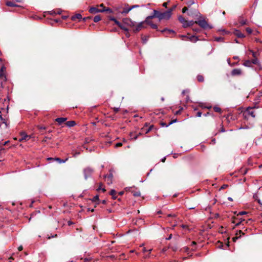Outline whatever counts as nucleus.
Returning <instances> with one entry per match:
<instances>
[{
    "label": "nucleus",
    "mask_w": 262,
    "mask_h": 262,
    "mask_svg": "<svg viewBox=\"0 0 262 262\" xmlns=\"http://www.w3.org/2000/svg\"><path fill=\"white\" fill-rule=\"evenodd\" d=\"M223 38L221 37H216L215 38V40L217 41H223Z\"/></svg>",
    "instance_id": "40"
},
{
    "label": "nucleus",
    "mask_w": 262,
    "mask_h": 262,
    "mask_svg": "<svg viewBox=\"0 0 262 262\" xmlns=\"http://www.w3.org/2000/svg\"><path fill=\"white\" fill-rule=\"evenodd\" d=\"M240 24H241L242 25H245V24H246V21H245V20H241V21H240Z\"/></svg>",
    "instance_id": "54"
},
{
    "label": "nucleus",
    "mask_w": 262,
    "mask_h": 262,
    "mask_svg": "<svg viewBox=\"0 0 262 262\" xmlns=\"http://www.w3.org/2000/svg\"><path fill=\"white\" fill-rule=\"evenodd\" d=\"M102 12H108V13H113V11L112 9H111L110 8H104L103 9H102Z\"/></svg>",
    "instance_id": "28"
},
{
    "label": "nucleus",
    "mask_w": 262,
    "mask_h": 262,
    "mask_svg": "<svg viewBox=\"0 0 262 262\" xmlns=\"http://www.w3.org/2000/svg\"><path fill=\"white\" fill-rule=\"evenodd\" d=\"M201 115H202V113H201V112H198V113H197V115H196V116H197L198 117H201Z\"/></svg>",
    "instance_id": "56"
},
{
    "label": "nucleus",
    "mask_w": 262,
    "mask_h": 262,
    "mask_svg": "<svg viewBox=\"0 0 262 262\" xmlns=\"http://www.w3.org/2000/svg\"><path fill=\"white\" fill-rule=\"evenodd\" d=\"M122 145V143L121 142H118L115 145V147H120V146H121Z\"/></svg>",
    "instance_id": "45"
},
{
    "label": "nucleus",
    "mask_w": 262,
    "mask_h": 262,
    "mask_svg": "<svg viewBox=\"0 0 262 262\" xmlns=\"http://www.w3.org/2000/svg\"><path fill=\"white\" fill-rule=\"evenodd\" d=\"M116 191L115 190H114V189L111 190V191L110 192V194L112 196L113 198H114V199L116 198L115 197V195H116Z\"/></svg>",
    "instance_id": "31"
},
{
    "label": "nucleus",
    "mask_w": 262,
    "mask_h": 262,
    "mask_svg": "<svg viewBox=\"0 0 262 262\" xmlns=\"http://www.w3.org/2000/svg\"><path fill=\"white\" fill-rule=\"evenodd\" d=\"M23 140H25V139H23V137H21V138L19 139V141H20V142H21V141H23Z\"/></svg>",
    "instance_id": "63"
},
{
    "label": "nucleus",
    "mask_w": 262,
    "mask_h": 262,
    "mask_svg": "<svg viewBox=\"0 0 262 262\" xmlns=\"http://www.w3.org/2000/svg\"><path fill=\"white\" fill-rule=\"evenodd\" d=\"M179 20L182 24L185 23L186 20L182 16H180L178 18Z\"/></svg>",
    "instance_id": "32"
},
{
    "label": "nucleus",
    "mask_w": 262,
    "mask_h": 262,
    "mask_svg": "<svg viewBox=\"0 0 262 262\" xmlns=\"http://www.w3.org/2000/svg\"><path fill=\"white\" fill-rule=\"evenodd\" d=\"M188 27H190V26H192L194 24H195V21H194L193 20H191V21H188Z\"/></svg>",
    "instance_id": "38"
},
{
    "label": "nucleus",
    "mask_w": 262,
    "mask_h": 262,
    "mask_svg": "<svg viewBox=\"0 0 262 262\" xmlns=\"http://www.w3.org/2000/svg\"><path fill=\"white\" fill-rule=\"evenodd\" d=\"M172 9H169L164 12H160L158 11L157 18L161 20L162 19H168L171 15Z\"/></svg>",
    "instance_id": "2"
},
{
    "label": "nucleus",
    "mask_w": 262,
    "mask_h": 262,
    "mask_svg": "<svg viewBox=\"0 0 262 262\" xmlns=\"http://www.w3.org/2000/svg\"><path fill=\"white\" fill-rule=\"evenodd\" d=\"M109 19H110V20H112V21H114V20H115V18H114V17H110L109 18Z\"/></svg>",
    "instance_id": "58"
},
{
    "label": "nucleus",
    "mask_w": 262,
    "mask_h": 262,
    "mask_svg": "<svg viewBox=\"0 0 262 262\" xmlns=\"http://www.w3.org/2000/svg\"><path fill=\"white\" fill-rule=\"evenodd\" d=\"M82 16L80 14H76V15L73 16L71 18L72 20H75L76 19H81Z\"/></svg>",
    "instance_id": "19"
},
{
    "label": "nucleus",
    "mask_w": 262,
    "mask_h": 262,
    "mask_svg": "<svg viewBox=\"0 0 262 262\" xmlns=\"http://www.w3.org/2000/svg\"><path fill=\"white\" fill-rule=\"evenodd\" d=\"M93 172L94 169L91 167H88L84 168L83 170V173L85 179H87L89 177H90Z\"/></svg>",
    "instance_id": "3"
},
{
    "label": "nucleus",
    "mask_w": 262,
    "mask_h": 262,
    "mask_svg": "<svg viewBox=\"0 0 262 262\" xmlns=\"http://www.w3.org/2000/svg\"><path fill=\"white\" fill-rule=\"evenodd\" d=\"M102 185V184H100V186L98 188L97 190H100L101 189H102V190L103 191V192H105L106 191V190L105 189V188H101V186Z\"/></svg>",
    "instance_id": "43"
},
{
    "label": "nucleus",
    "mask_w": 262,
    "mask_h": 262,
    "mask_svg": "<svg viewBox=\"0 0 262 262\" xmlns=\"http://www.w3.org/2000/svg\"><path fill=\"white\" fill-rule=\"evenodd\" d=\"M188 10V8L186 7H185L182 9V12L183 13H185Z\"/></svg>",
    "instance_id": "46"
},
{
    "label": "nucleus",
    "mask_w": 262,
    "mask_h": 262,
    "mask_svg": "<svg viewBox=\"0 0 262 262\" xmlns=\"http://www.w3.org/2000/svg\"><path fill=\"white\" fill-rule=\"evenodd\" d=\"M138 136H134L133 133L130 134V137L131 139L136 140L138 138Z\"/></svg>",
    "instance_id": "33"
},
{
    "label": "nucleus",
    "mask_w": 262,
    "mask_h": 262,
    "mask_svg": "<svg viewBox=\"0 0 262 262\" xmlns=\"http://www.w3.org/2000/svg\"><path fill=\"white\" fill-rule=\"evenodd\" d=\"M101 19V17L100 15H96L94 18V21L95 23H97Z\"/></svg>",
    "instance_id": "24"
},
{
    "label": "nucleus",
    "mask_w": 262,
    "mask_h": 262,
    "mask_svg": "<svg viewBox=\"0 0 262 262\" xmlns=\"http://www.w3.org/2000/svg\"><path fill=\"white\" fill-rule=\"evenodd\" d=\"M132 10L134 8H136L139 7V5H135L130 6Z\"/></svg>",
    "instance_id": "48"
},
{
    "label": "nucleus",
    "mask_w": 262,
    "mask_h": 262,
    "mask_svg": "<svg viewBox=\"0 0 262 262\" xmlns=\"http://www.w3.org/2000/svg\"><path fill=\"white\" fill-rule=\"evenodd\" d=\"M140 195H141V193L139 191L133 192V195L135 196H140Z\"/></svg>",
    "instance_id": "37"
},
{
    "label": "nucleus",
    "mask_w": 262,
    "mask_h": 262,
    "mask_svg": "<svg viewBox=\"0 0 262 262\" xmlns=\"http://www.w3.org/2000/svg\"><path fill=\"white\" fill-rule=\"evenodd\" d=\"M192 30L193 31H195L196 32H199L200 31V29L199 28H193Z\"/></svg>",
    "instance_id": "51"
},
{
    "label": "nucleus",
    "mask_w": 262,
    "mask_h": 262,
    "mask_svg": "<svg viewBox=\"0 0 262 262\" xmlns=\"http://www.w3.org/2000/svg\"><path fill=\"white\" fill-rule=\"evenodd\" d=\"M161 125H162V126H166V127H167L168 125H169V124H168V125H166V124H165V123H161Z\"/></svg>",
    "instance_id": "60"
},
{
    "label": "nucleus",
    "mask_w": 262,
    "mask_h": 262,
    "mask_svg": "<svg viewBox=\"0 0 262 262\" xmlns=\"http://www.w3.org/2000/svg\"><path fill=\"white\" fill-rule=\"evenodd\" d=\"M213 110L216 112L220 113L221 112V109L220 107H217V106L214 107Z\"/></svg>",
    "instance_id": "36"
},
{
    "label": "nucleus",
    "mask_w": 262,
    "mask_h": 262,
    "mask_svg": "<svg viewBox=\"0 0 262 262\" xmlns=\"http://www.w3.org/2000/svg\"><path fill=\"white\" fill-rule=\"evenodd\" d=\"M113 177V175L111 170L110 171V173L108 175H106L104 176L105 181L108 185L112 183Z\"/></svg>",
    "instance_id": "7"
},
{
    "label": "nucleus",
    "mask_w": 262,
    "mask_h": 262,
    "mask_svg": "<svg viewBox=\"0 0 262 262\" xmlns=\"http://www.w3.org/2000/svg\"><path fill=\"white\" fill-rule=\"evenodd\" d=\"M180 36H181V37L182 38L183 40L184 39V38H186L187 39L189 40L190 41L193 42H195L196 41H197L198 40V37L194 35H192L190 36H188L187 35H181Z\"/></svg>",
    "instance_id": "6"
},
{
    "label": "nucleus",
    "mask_w": 262,
    "mask_h": 262,
    "mask_svg": "<svg viewBox=\"0 0 262 262\" xmlns=\"http://www.w3.org/2000/svg\"><path fill=\"white\" fill-rule=\"evenodd\" d=\"M167 216L169 217H175L176 215L175 214H169Z\"/></svg>",
    "instance_id": "53"
},
{
    "label": "nucleus",
    "mask_w": 262,
    "mask_h": 262,
    "mask_svg": "<svg viewBox=\"0 0 262 262\" xmlns=\"http://www.w3.org/2000/svg\"><path fill=\"white\" fill-rule=\"evenodd\" d=\"M0 119L1 120H2V121H4V120H5V119H4L2 116V115H0Z\"/></svg>",
    "instance_id": "61"
},
{
    "label": "nucleus",
    "mask_w": 262,
    "mask_h": 262,
    "mask_svg": "<svg viewBox=\"0 0 262 262\" xmlns=\"http://www.w3.org/2000/svg\"><path fill=\"white\" fill-rule=\"evenodd\" d=\"M18 250H19V251H21V250H23V246H19V247H18Z\"/></svg>",
    "instance_id": "59"
},
{
    "label": "nucleus",
    "mask_w": 262,
    "mask_h": 262,
    "mask_svg": "<svg viewBox=\"0 0 262 262\" xmlns=\"http://www.w3.org/2000/svg\"><path fill=\"white\" fill-rule=\"evenodd\" d=\"M194 4H195V0H190L186 3V4L189 7Z\"/></svg>",
    "instance_id": "29"
},
{
    "label": "nucleus",
    "mask_w": 262,
    "mask_h": 262,
    "mask_svg": "<svg viewBox=\"0 0 262 262\" xmlns=\"http://www.w3.org/2000/svg\"><path fill=\"white\" fill-rule=\"evenodd\" d=\"M234 34L239 38H243L245 37V35L241 32L237 30L234 31Z\"/></svg>",
    "instance_id": "14"
},
{
    "label": "nucleus",
    "mask_w": 262,
    "mask_h": 262,
    "mask_svg": "<svg viewBox=\"0 0 262 262\" xmlns=\"http://www.w3.org/2000/svg\"><path fill=\"white\" fill-rule=\"evenodd\" d=\"M244 115L245 118L247 117V116L250 115L252 117H255L254 111L253 110L252 107H248L247 108L246 111L244 113Z\"/></svg>",
    "instance_id": "5"
},
{
    "label": "nucleus",
    "mask_w": 262,
    "mask_h": 262,
    "mask_svg": "<svg viewBox=\"0 0 262 262\" xmlns=\"http://www.w3.org/2000/svg\"><path fill=\"white\" fill-rule=\"evenodd\" d=\"M21 137H23L25 140H28L31 138L30 136L27 135L25 132L21 133Z\"/></svg>",
    "instance_id": "18"
},
{
    "label": "nucleus",
    "mask_w": 262,
    "mask_h": 262,
    "mask_svg": "<svg viewBox=\"0 0 262 262\" xmlns=\"http://www.w3.org/2000/svg\"><path fill=\"white\" fill-rule=\"evenodd\" d=\"M162 5L163 7H166L167 5V2L164 3Z\"/></svg>",
    "instance_id": "57"
},
{
    "label": "nucleus",
    "mask_w": 262,
    "mask_h": 262,
    "mask_svg": "<svg viewBox=\"0 0 262 262\" xmlns=\"http://www.w3.org/2000/svg\"><path fill=\"white\" fill-rule=\"evenodd\" d=\"M251 64H252L251 62L249 60H245L243 63V65L244 66L248 67H251Z\"/></svg>",
    "instance_id": "21"
},
{
    "label": "nucleus",
    "mask_w": 262,
    "mask_h": 262,
    "mask_svg": "<svg viewBox=\"0 0 262 262\" xmlns=\"http://www.w3.org/2000/svg\"><path fill=\"white\" fill-rule=\"evenodd\" d=\"M93 201L94 202H96L98 200H99V196L98 195H96L93 198Z\"/></svg>",
    "instance_id": "41"
},
{
    "label": "nucleus",
    "mask_w": 262,
    "mask_h": 262,
    "mask_svg": "<svg viewBox=\"0 0 262 262\" xmlns=\"http://www.w3.org/2000/svg\"><path fill=\"white\" fill-rule=\"evenodd\" d=\"M3 123L5 125L6 127H8V124L6 120H4V121H3Z\"/></svg>",
    "instance_id": "49"
},
{
    "label": "nucleus",
    "mask_w": 262,
    "mask_h": 262,
    "mask_svg": "<svg viewBox=\"0 0 262 262\" xmlns=\"http://www.w3.org/2000/svg\"><path fill=\"white\" fill-rule=\"evenodd\" d=\"M188 91L187 90H184L183 92H182V94H184L185 93H188Z\"/></svg>",
    "instance_id": "62"
},
{
    "label": "nucleus",
    "mask_w": 262,
    "mask_h": 262,
    "mask_svg": "<svg viewBox=\"0 0 262 262\" xmlns=\"http://www.w3.org/2000/svg\"><path fill=\"white\" fill-rule=\"evenodd\" d=\"M130 10H132L130 6H128V5L125 6V7L123 8V11L121 12V13L122 14H127Z\"/></svg>",
    "instance_id": "12"
},
{
    "label": "nucleus",
    "mask_w": 262,
    "mask_h": 262,
    "mask_svg": "<svg viewBox=\"0 0 262 262\" xmlns=\"http://www.w3.org/2000/svg\"><path fill=\"white\" fill-rule=\"evenodd\" d=\"M241 73V71L239 69H235L232 70V74L233 75H239Z\"/></svg>",
    "instance_id": "17"
},
{
    "label": "nucleus",
    "mask_w": 262,
    "mask_h": 262,
    "mask_svg": "<svg viewBox=\"0 0 262 262\" xmlns=\"http://www.w3.org/2000/svg\"><path fill=\"white\" fill-rule=\"evenodd\" d=\"M188 15L192 17H201L200 13L197 10H190Z\"/></svg>",
    "instance_id": "8"
},
{
    "label": "nucleus",
    "mask_w": 262,
    "mask_h": 262,
    "mask_svg": "<svg viewBox=\"0 0 262 262\" xmlns=\"http://www.w3.org/2000/svg\"><path fill=\"white\" fill-rule=\"evenodd\" d=\"M66 124L69 127H72L75 125V122L74 121H70L67 122Z\"/></svg>",
    "instance_id": "23"
},
{
    "label": "nucleus",
    "mask_w": 262,
    "mask_h": 262,
    "mask_svg": "<svg viewBox=\"0 0 262 262\" xmlns=\"http://www.w3.org/2000/svg\"><path fill=\"white\" fill-rule=\"evenodd\" d=\"M145 23H146L145 20L144 21H142V22L140 23L139 24H138L137 25H136L135 27H134L135 29H134V31L135 32H138L140 30H141L142 28H143L144 27V24Z\"/></svg>",
    "instance_id": "9"
},
{
    "label": "nucleus",
    "mask_w": 262,
    "mask_h": 262,
    "mask_svg": "<svg viewBox=\"0 0 262 262\" xmlns=\"http://www.w3.org/2000/svg\"><path fill=\"white\" fill-rule=\"evenodd\" d=\"M171 237H172V234H170L169 237L168 238H167L166 239L169 240V239H171Z\"/></svg>",
    "instance_id": "64"
},
{
    "label": "nucleus",
    "mask_w": 262,
    "mask_h": 262,
    "mask_svg": "<svg viewBox=\"0 0 262 262\" xmlns=\"http://www.w3.org/2000/svg\"><path fill=\"white\" fill-rule=\"evenodd\" d=\"M122 21L123 24L130 27L134 28L135 27L136 22L133 21L130 18H125L123 19Z\"/></svg>",
    "instance_id": "4"
},
{
    "label": "nucleus",
    "mask_w": 262,
    "mask_h": 262,
    "mask_svg": "<svg viewBox=\"0 0 262 262\" xmlns=\"http://www.w3.org/2000/svg\"><path fill=\"white\" fill-rule=\"evenodd\" d=\"M120 29H121L122 30H124V31H125V32H127V31H128V29L126 27H125L124 26V25H122V24L121 25V27H120Z\"/></svg>",
    "instance_id": "34"
},
{
    "label": "nucleus",
    "mask_w": 262,
    "mask_h": 262,
    "mask_svg": "<svg viewBox=\"0 0 262 262\" xmlns=\"http://www.w3.org/2000/svg\"><path fill=\"white\" fill-rule=\"evenodd\" d=\"M67 120V118H57L56 119V121H57L59 124H62L64 121Z\"/></svg>",
    "instance_id": "16"
},
{
    "label": "nucleus",
    "mask_w": 262,
    "mask_h": 262,
    "mask_svg": "<svg viewBox=\"0 0 262 262\" xmlns=\"http://www.w3.org/2000/svg\"><path fill=\"white\" fill-rule=\"evenodd\" d=\"M182 24H183V26L184 28L188 27V21L186 20L185 23H182Z\"/></svg>",
    "instance_id": "39"
},
{
    "label": "nucleus",
    "mask_w": 262,
    "mask_h": 262,
    "mask_svg": "<svg viewBox=\"0 0 262 262\" xmlns=\"http://www.w3.org/2000/svg\"><path fill=\"white\" fill-rule=\"evenodd\" d=\"M61 10L60 9H58L56 11H54L53 12H52V14H61Z\"/></svg>",
    "instance_id": "35"
},
{
    "label": "nucleus",
    "mask_w": 262,
    "mask_h": 262,
    "mask_svg": "<svg viewBox=\"0 0 262 262\" xmlns=\"http://www.w3.org/2000/svg\"><path fill=\"white\" fill-rule=\"evenodd\" d=\"M197 79L199 82H202L204 81V77L202 75H198L197 76Z\"/></svg>",
    "instance_id": "30"
},
{
    "label": "nucleus",
    "mask_w": 262,
    "mask_h": 262,
    "mask_svg": "<svg viewBox=\"0 0 262 262\" xmlns=\"http://www.w3.org/2000/svg\"><path fill=\"white\" fill-rule=\"evenodd\" d=\"M249 51L252 54L253 58H257V56L259 55V53L254 52L252 50H249Z\"/></svg>",
    "instance_id": "20"
},
{
    "label": "nucleus",
    "mask_w": 262,
    "mask_h": 262,
    "mask_svg": "<svg viewBox=\"0 0 262 262\" xmlns=\"http://www.w3.org/2000/svg\"><path fill=\"white\" fill-rule=\"evenodd\" d=\"M6 5L9 7H18V6L12 2H7Z\"/></svg>",
    "instance_id": "22"
},
{
    "label": "nucleus",
    "mask_w": 262,
    "mask_h": 262,
    "mask_svg": "<svg viewBox=\"0 0 262 262\" xmlns=\"http://www.w3.org/2000/svg\"><path fill=\"white\" fill-rule=\"evenodd\" d=\"M89 12L91 13L96 14L98 12H102V9H99L96 7H91L89 9Z\"/></svg>",
    "instance_id": "11"
},
{
    "label": "nucleus",
    "mask_w": 262,
    "mask_h": 262,
    "mask_svg": "<svg viewBox=\"0 0 262 262\" xmlns=\"http://www.w3.org/2000/svg\"><path fill=\"white\" fill-rule=\"evenodd\" d=\"M195 24H198L201 28L204 29H212V26L208 24V23L205 20L204 18H202V17H199L198 18V20L195 21Z\"/></svg>",
    "instance_id": "1"
},
{
    "label": "nucleus",
    "mask_w": 262,
    "mask_h": 262,
    "mask_svg": "<svg viewBox=\"0 0 262 262\" xmlns=\"http://www.w3.org/2000/svg\"><path fill=\"white\" fill-rule=\"evenodd\" d=\"M115 24H116V25H117L119 28L121 27V25H122V24H121L119 21H118V20L116 21Z\"/></svg>",
    "instance_id": "50"
},
{
    "label": "nucleus",
    "mask_w": 262,
    "mask_h": 262,
    "mask_svg": "<svg viewBox=\"0 0 262 262\" xmlns=\"http://www.w3.org/2000/svg\"><path fill=\"white\" fill-rule=\"evenodd\" d=\"M176 121H177V119L173 120L169 123V125H170V124H172L173 123L176 122Z\"/></svg>",
    "instance_id": "55"
},
{
    "label": "nucleus",
    "mask_w": 262,
    "mask_h": 262,
    "mask_svg": "<svg viewBox=\"0 0 262 262\" xmlns=\"http://www.w3.org/2000/svg\"><path fill=\"white\" fill-rule=\"evenodd\" d=\"M162 33H164L166 35L170 34L171 33L174 34V31L172 30L167 29H164L161 31Z\"/></svg>",
    "instance_id": "15"
},
{
    "label": "nucleus",
    "mask_w": 262,
    "mask_h": 262,
    "mask_svg": "<svg viewBox=\"0 0 262 262\" xmlns=\"http://www.w3.org/2000/svg\"><path fill=\"white\" fill-rule=\"evenodd\" d=\"M5 68L2 67L0 70V80L5 81L6 80V76L4 73V70Z\"/></svg>",
    "instance_id": "10"
},
{
    "label": "nucleus",
    "mask_w": 262,
    "mask_h": 262,
    "mask_svg": "<svg viewBox=\"0 0 262 262\" xmlns=\"http://www.w3.org/2000/svg\"><path fill=\"white\" fill-rule=\"evenodd\" d=\"M153 127V125H151L150 127L147 129V130L145 131L146 133H148L149 131L151 130V128Z\"/></svg>",
    "instance_id": "44"
},
{
    "label": "nucleus",
    "mask_w": 262,
    "mask_h": 262,
    "mask_svg": "<svg viewBox=\"0 0 262 262\" xmlns=\"http://www.w3.org/2000/svg\"><path fill=\"white\" fill-rule=\"evenodd\" d=\"M247 214V212L246 211H241V212H239L238 214V215H244V214Z\"/></svg>",
    "instance_id": "47"
},
{
    "label": "nucleus",
    "mask_w": 262,
    "mask_h": 262,
    "mask_svg": "<svg viewBox=\"0 0 262 262\" xmlns=\"http://www.w3.org/2000/svg\"><path fill=\"white\" fill-rule=\"evenodd\" d=\"M148 24H149L152 28L153 29H158V27L155 24H154L153 23H152L151 21H149V22H147V23Z\"/></svg>",
    "instance_id": "27"
},
{
    "label": "nucleus",
    "mask_w": 262,
    "mask_h": 262,
    "mask_svg": "<svg viewBox=\"0 0 262 262\" xmlns=\"http://www.w3.org/2000/svg\"><path fill=\"white\" fill-rule=\"evenodd\" d=\"M157 15H158V11L154 10V14L152 15L149 16L147 17L145 19V22L146 23L149 22V21L148 20L149 19H151L154 17H157Z\"/></svg>",
    "instance_id": "13"
},
{
    "label": "nucleus",
    "mask_w": 262,
    "mask_h": 262,
    "mask_svg": "<svg viewBox=\"0 0 262 262\" xmlns=\"http://www.w3.org/2000/svg\"><path fill=\"white\" fill-rule=\"evenodd\" d=\"M252 64H259V60H258L257 58H253L252 60H250Z\"/></svg>",
    "instance_id": "25"
},
{
    "label": "nucleus",
    "mask_w": 262,
    "mask_h": 262,
    "mask_svg": "<svg viewBox=\"0 0 262 262\" xmlns=\"http://www.w3.org/2000/svg\"><path fill=\"white\" fill-rule=\"evenodd\" d=\"M68 158L66 159L65 160H62L60 158H57L55 159V160L58 161L59 163H65L67 160Z\"/></svg>",
    "instance_id": "26"
},
{
    "label": "nucleus",
    "mask_w": 262,
    "mask_h": 262,
    "mask_svg": "<svg viewBox=\"0 0 262 262\" xmlns=\"http://www.w3.org/2000/svg\"><path fill=\"white\" fill-rule=\"evenodd\" d=\"M246 32H247L248 33H249V34H251V33H252V31L251 29H250V28H247L246 29Z\"/></svg>",
    "instance_id": "42"
},
{
    "label": "nucleus",
    "mask_w": 262,
    "mask_h": 262,
    "mask_svg": "<svg viewBox=\"0 0 262 262\" xmlns=\"http://www.w3.org/2000/svg\"><path fill=\"white\" fill-rule=\"evenodd\" d=\"M80 154L79 152H76L75 154H73V157H76L77 156L79 155Z\"/></svg>",
    "instance_id": "52"
}]
</instances>
